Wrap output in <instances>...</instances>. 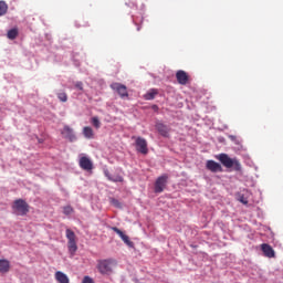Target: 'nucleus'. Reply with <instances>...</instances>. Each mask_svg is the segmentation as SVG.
<instances>
[{
	"label": "nucleus",
	"instance_id": "nucleus-2",
	"mask_svg": "<svg viewBox=\"0 0 283 283\" xmlns=\"http://www.w3.org/2000/svg\"><path fill=\"white\" fill-rule=\"evenodd\" d=\"M12 209L15 216H28L30 213V205L23 199L14 200Z\"/></svg>",
	"mask_w": 283,
	"mask_h": 283
},
{
	"label": "nucleus",
	"instance_id": "nucleus-9",
	"mask_svg": "<svg viewBox=\"0 0 283 283\" xmlns=\"http://www.w3.org/2000/svg\"><path fill=\"white\" fill-rule=\"evenodd\" d=\"M78 165L84 171H92L94 169V164L88 157L85 156L80 158Z\"/></svg>",
	"mask_w": 283,
	"mask_h": 283
},
{
	"label": "nucleus",
	"instance_id": "nucleus-14",
	"mask_svg": "<svg viewBox=\"0 0 283 283\" xmlns=\"http://www.w3.org/2000/svg\"><path fill=\"white\" fill-rule=\"evenodd\" d=\"M156 129L160 134V136H164L165 138L169 136V127H167V125L163 123H157Z\"/></svg>",
	"mask_w": 283,
	"mask_h": 283
},
{
	"label": "nucleus",
	"instance_id": "nucleus-12",
	"mask_svg": "<svg viewBox=\"0 0 283 283\" xmlns=\"http://www.w3.org/2000/svg\"><path fill=\"white\" fill-rule=\"evenodd\" d=\"M176 78L179 85H187L189 83V74L182 70L177 71Z\"/></svg>",
	"mask_w": 283,
	"mask_h": 283
},
{
	"label": "nucleus",
	"instance_id": "nucleus-16",
	"mask_svg": "<svg viewBox=\"0 0 283 283\" xmlns=\"http://www.w3.org/2000/svg\"><path fill=\"white\" fill-rule=\"evenodd\" d=\"M158 96V90L157 88H150L145 95V101H154Z\"/></svg>",
	"mask_w": 283,
	"mask_h": 283
},
{
	"label": "nucleus",
	"instance_id": "nucleus-20",
	"mask_svg": "<svg viewBox=\"0 0 283 283\" xmlns=\"http://www.w3.org/2000/svg\"><path fill=\"white\" fill-rule=\"evenodd\" d=\"M105 176L108 180H111V182H123V177L117 176V177H112V175H109V171H105Z\"/></svg>",
	"mask_w": 283,
	"mask_h": 283
},
{
	"label": "nucleus",
	"instance_id": "nucleus-26",
	"mask_svg": "<svg viewBox=\"0 0 283 283\" xmlns=\"http://www.w3.org/2000/svg\"><path fill=\"white\" fill-rule=\"evenodd\" d=\"M111 202L114 205V207H120V202L116 199H112Z\"/></svg>",
	"mask_w": 283,
	"mask_h": 283
},
{
	"label": "nucleus",
	"instance_id": "nucleus-25",
	"mask_svg": "<svg viewBox=\"0 0 283 283\" xmlns=\"http://www.w3.org/2000/svg\"><path fill=\"white\" fill-rule=\"evenodd\" d=\"M82 283H94V279H92L91 276H84Z\"/></svg>",
	"mask_w": 283,
	"mask_h": 283
},
{
	"label": "nucleus",
	"instance_id": "nucleus-23",
	"mask_svg": "<svg viewBox=\"0 0 283 283\" xmlns=\"http://www.w3.org/2000/svg\"><path fill=\"white\" fill-rule=\"evenodd\" d=\"M63 213L64 216H72V213H74V208H72V206H65L63 207Z\"/></svg>",
	"mask_w": 283,
	"mask_h": 283
},
{
	"label": "nucleus",
	"instance_id": "nucleus-27",
	"mask_svg": "<svg viewBox=\"0 0 283 283\" xmlns=\"http://www.w3.org/2000/svg\"><path fill=\"white\" fill-rule=\"evenodd\" d=\"M75 87H76L77 90L83 91V82H77V83L75 84Z\"/></svg>",
	"mask_w": 283,
	"mask_h": 283
},
{
	"label": "nucleus",
	"instance_id": "nucleus-3",
	"mask_svg": "<svg viewBox=\"0 0 283 283\" xmlns=\"http://www.w3.org/2000/svg\"><path fill=\"white\" fill-rule=\"evenodd\" d=\"M116 262L112 259L101 260L97 264V270L102 275H109L112 273Z\"/></svg>",
	"mask_w": 283,
	"mask_h": 283
},
{
	"label": "nucleus",
	"instance_id": "nucleus-19",
	"mask_svg": "<svg viewBox=\"0 0 283 283\" xmlns=\"http://www.w3.org/2000/svg\"><path fill=\"white\" fill-rule=\"evenodd\" d=\"M83 134H84L85 138H94V129H92V127H90V126H85L83 128Z\"/></svg>",
	"mask_w": 283,
	"mask_h": 283
},
{
	"label": "nucleus",
	"instance_id": "nucleus-21",
	"mask_svg": "<svg viewBox=\"0 0 283 283\" xmlns=\"http://www.w3.org/2000/svg\"><path fill=\"white\" fill-rule=\"evenodd\" d=\"M8 39H10L11 41H13V39H17V36H19V30L18 29H11L8 31L7 33Z\"/></svg>",
	"mask_w": 283,
	"mask_h": 283
},
{
	"label": "nucleus",
	"instance_id": "nucleus-4",
	"mask_svg": "<svg viewBox=\"0 0 283 283\" xmlns=\"http://www.w3.org/2000/svg\"><path fill=\"white\" fill-rule=\"evenodd\" d=\"M66 238L69 240V252L71 255H74V253L78 251V245H76V234L71 229H66Z\"/></svg>",
	"mask_w": 283,
	"mask_h": 283
},
{
	"label": "nucleus",
	"instance_id": "nucleus-6",
	"mask_svg": "<svg viewBox=\"0 0 283 283\" xmlns=\"http://www.w3.org/2000/svg\"><path fill=\"white\" fill-rule=\"evenodd\" d=\"M111 88L120 96V98H129V93L127 92V86L120 83H113L111 84Z\"/></svg>",
	"mask_w": 283,
	"mask_h": 283
},
{
	"label": "nucleus",
	"instance_id": "nucleus-18",
	"mask_svg": "<svg viewBox=\"0 0 283 283\" xmlns=\"http://www.w3.org/2000/svg\"><path fill=\"white\" fill-rule=\"evenodd\" d=\"M8 14V3L6 1L0 0V17H6Z\"/></svg>",
	"mask_w": 283,
	"mask_h": 283
},
{
	"label": "nucleus",
	"instance_id": "nucleus-28",
	"mask_svg": "<svg viewBox=\"0 0 283 283\" xmlns=\"http://www.w3.org/2000/svg\"><path fill=\"white\" fill-rule=\"evenodd\" d=\"M240 202H242L243 205H248L249 203V201L244 200V198H241Z\"/></svg>",
	"mask_w": 283,
	"mask_h": 283
},
{
	"label": "nucleus",
	"instance_id": "nucleus-29",
	"mask_svg": "<svg viewBox=\"0 0 283 283\" xmlns=\"http://www.w3.org/2000/svg\"><path fill=\"white\" fill-rule=\"evenodd\" d=\"M153 109H158V105H154V106H153Z\"/></svg>",
	"mask_w": 283,
	"mask_h": 283
},
{
	"label": "nucleus",
	"instance_id": "nucleus-22",
	"mask_svg": "<svg viewBox=\"0 0 283 283\" xmlns=\"http://www.w3.org/2000/svg\"><path fill=\"white\" fill-rule=\"evenodd\" d=\"M57 98L59 101H61V103H67V93L65 92L57 93Z\"/></svg>",
	"mask_w": 283,
	"mask_h": 283
},
{
	"label": "nucleus",
	"instance_id": "nucleus-8",
	"mask_svg": "<svg viewBox=\"0 0 283 283\" xmlns=\"http://www.w3.org/2000/svg\"><path fill=\"white\" fill-rule=\"evenodd\" d=\"M136 149L139 151V154L147 155L149 153V149L147 148V139L143 137H137L136 142Z\"/></svg>",
	"mask_w": 283,
	"mask_h": 283
},
{
	"label": "nucleus",
	"instance_id": "nucleus-17",
	"mask_svg": "<svg viewBox=\"0 0 283 283\" xmlns=\"http://www.w3.org/2000/svg\"><path fill=\"white\" fill-rule=\"evenodd\" d=\"M10 271V261L2 259L0 260V273H8Z\"/></svg>",
	"mask_w": 283,
	"mask_h": 283
},
{
	"label": "nucleus",
	"instance_id": "nucleus-15",
	"mask_svg": "<svg viewBox=\"0 0 283 283\" xmlns=\"http://www.w3.org/2000/svg\"><path fill=\"white\" fill-rule=\"evenodd\" d=\"M55 280L59 283H70V277H67V274H65V273H63L61 271H57L55 273Z\"/></svg>",
	"mask_w": 283,
	"mask_h": 283
},
{
	"label": "nucleus",
	"instance_id": "nucleus-7",
	"mask_svg": "<svg viewBox=\"0 0 283 283\" xmlns=\"http://www.w3.org/2000/svg\"><path fill=\"white\" fill-rule=\"evenodd\" d=\"M111 229H112V231L117 233V235H119V238L123 240V242L125 243L126 247H129V249H134V242L132 240H129V237L127 234H125V232H123L117 227H112Z\"/></svg>",
	"mask_w": 283,
	"mask_h": 283
},
{
	"label": "nucleus",
	"instance_id": "nucleus-11",
	"mask_svg": "<svg viewBox=\"0 0 283 283\" xmlns=\"http://www.w3.org/2000/svg\"><path fill=\"white\" fill-rule=\"evenodd\" d=\"M62 136L70 140V143H74L76 140V135H74V129H72L70 126H64V128L61 132Z\"/></svg>",
	"mask_w": 283,
	"mask_h": 283
},
{
	"label": "nucleus",
	"instance_id": "nucleus-24",
	"mask_svg": "<svg viewBox=\"0 0 283 283\" xmlns=\"http://www.w3.org/2000/svg\"><path fill=\"white\" fill-rule=\"evenodd\" d=\"M92 125H93V127H95L96 129H101V120L98 119V117H93V118H92Z\"/></svg>",
	"mask_w": 283,
	"mask_h": 283
},
{
	"label": "nucleus",
	"instance_id": "nucleus-13",
	"mask_svg": "<svg viewBox=\"0 0 283 283\" xmlns=\"http://www.w3.org/2000/svg\"><path fill=\"white\" fill-rule=\"evenodd\" d=\"M261 250L265 255V258H275V250H273V248L270 244L268 243L261 244Z\"/></svg>",
	"mask_w": 283,
	"mask_h": 283
},
{
	"label": "nucleus",
	"instance_id": "nucleus-5",
	"mask_svg": "<svg viewBox=\"0 0 283 283\" xmlns=\"http://www.w3.org/2000/svg\"><path fill=\"white\" fill-rule=\"evenodd\" d=\"M167 180H169V176L167 174L161 175L155 181V193H163L165 188L167 187Z\"/></svg>",
	"mask_w": 283,
	"mask_h": 283
},
{
	"label": "nucleus",
	"instance_id": "nucleus-1",
	"mask_svg": "<svg viewBox=\"0 0 283 283\" xmlns=\"http://www.w3.org/2000/svg\"><path fill=\"white\" fill-rule=\"evenodd\" d=\"M217 160L226 167V169H233V171H242V164L239 158H231L227 154L221 153L216 156Z\"/></svg>",
	"mask_w": 283,
	"mask_h": 283
},
{
	"label": "nucleus",
	"instance_id": "nucleus-10",
	"mask_svg": "<svg viewBox=\"0 0 283 283\" xmlns=\"http://www.w3.org/2000/svg\"><path fill=\"white\" fill-rule=\"evenodd\" d=\"M206 168L208 169V171H212V174H218V171L219 172L223 171L222 165L218 164V161H214V160H208L206 163Z\"/></svg>",
	"mask_w": 283,
	"mask_h": 283
}]
</instances>
